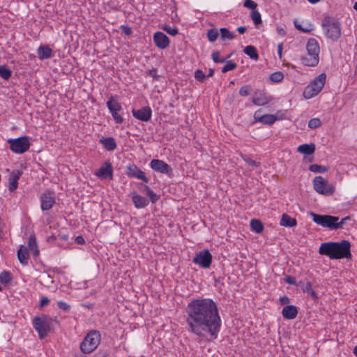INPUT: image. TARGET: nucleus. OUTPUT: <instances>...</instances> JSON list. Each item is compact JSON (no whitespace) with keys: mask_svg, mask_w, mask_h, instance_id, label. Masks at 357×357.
<instances>
[{"mask_svg":"<svg viewBox=\"0 0 357 357\" xmlns=\"http://www.w3.org/2000/svg\"><path fill=\"white\" fill-rule=\"evenodd\" d=\"M188 331L200 340L217 339L222 326L218 305L211 298H199L188 303L185 309Z\"/></svg>","mask_w":357,"mask_h":357,"instance_id":"obj_1","label":"nucleus"},{"mask_svg":"<svg viewBox=\"0 0 357 357\" xmlns=\"http://www.w3.org/2000/svg\"><path fill=\"white\" fill-rule=\"evenodd\" d=\"M319 253L328 257L331 259H351V243L347 240L323 243L319 247Z\"/></svg>","mask_w":357,"mask_h":357,"instance_id":"obj_2","label":"nucleus"},{"mask_svg":"<svg viewBox=\"0 0 357 357\" xmlns=\"http://www.w3.org/2000/svg\"><path fill=\"white\" fill-rule=\"evenodd\" d=\"M307 55L301 58L302 63L306 66L315 67L319 61V45L315 38H310L306 45Z\"/></svg>","mask_w":357,"mask_h":357,"instance_id":"obj_3","label":"nucleus"},{"mask_svg":"<svg viewBox=\"0 0 357 357\" xmlns=\"http://www.w3.org/2000/svg\"><path fill=\"white\" fill-rule=\"evenodd\" d=\"M322 26L324 33L328 38L337 40L341 36V26L340 22L332 17H326L322 20Z\"/></svg>","mask_w":357,"mask_h":357,"instance_id":"obj_4","label":"nucleus"},{"mask_svg":"<svg viewBox=\"0 0 357 357\" xmlns=\"http://www.w3.org/2000/svg\"><path fill=\"white\" fill-rule=\"evenodd\" d=\"M101 340V335L98 331H90L80 344V349L84 354H90L93 351Z\"/></svg>","mask_w":357,"mask_h":357,"instance_id":"obj_5","label":"nucleus"},{"mask_svg":"<svg viewBox=\"0 0 357 357\" xmlns=\"http://www.w3.org/2000/svg\"><path fill=\"white\" fill-rule=\"evenodd\" d=\"M53 319L45 314L40 317H35L33 319V326L34 329L38 333L40 340L44 339L51 329Z\"/></svg>","mask_w":357,"mask_h":357,"instance_id":"obj_6","label":"nucleus"},{"mask_svg":"<svg viewBox=\"0 0 357 357\" xmlns=\"http://www.w3.org/2000/svg\"><path fill=\"white\" fill-rule=\"evenodd\" d=\"M310 215L312 218L314 222L318 225L328 228L331 230H337L340 229V226L337 224V220H339V217L337 216L321 215L314 212H310Z\"/></svg>","mask_w":357,"mask_h":357,"instance_id":"obj_7","label":"nucleus"},{"mask_svg":"<svg viewBox=\"0 0 357 357\" xmlns=\"http://www.w3.org/2000/svg\"><path fill=\"white\" fill-rule=\"evenodd\" d=\"M326 75L325 73L319 75L307 86L305 87L303 95L307 99L317 96L323 89L326 83Z\"/></svg>","mask_w":357,"mask_h":357,"instance_id":"obj_8","label":"nucleus"},{"mask_svg":"<svg viewBox=\"0 0 357 357\" xmlns=\"http://www.w3.org/2000/svg\"><path fill=\"white\" fill-rule=\"evenodd\" d=\"M10 150L17 154H22L27 151L31 146L29 138L27 136L15 139H8Z\"/></svg>","mask_w":357,"mask_h":357,"instance_id":"obj_9","label":"nucleus"},{"mask_svg":"<svg viewBox=\"0 0 357 357\" xmlns=\"http://www.w3.org/2000/svg\"><path fill=\"white\" fill-rule=\"evenodd\" d=\"M314 189L319 194L329 196L335 192V188L322 176H316L313 180Z\"/></svg>","mask_w":357,"mask_h":357,"instance_id":"obj_10","label":"nucleus"},{"mask_svg":"<svg viewBox=\"0 0 357 357\" xmlns=\"http://www.w3.org/2000/svg\"><path fill=\"white\" fill-rule=\"evenodd\" d=\"M192 262L203 268H208L212 263V255L208 250H203L196 253Z\"/></svg>","mask_w":357,"mask_h":357,"instance_id":"obj_11","label":"nucleus"},{"mask_svg":"<svg viewBox=\"0 0 357 357\" xmlns=\"http://www.w3.org/2000/svg\"><path fill=\"white\" fill-rule=\"evenodd\" d=\"M40 208L43 211L51 209L56 203L55 193L51 190H46L40 197Z\"/></svg>","mask_w":357,"mask_h":357,"instance_id":"obj_12","label":"nucleus"},{"mask_svg":"<svg viewBox=\"0 0 357 357\" xmlns=\"http://www.w3.org/2000/svg\"><path fill=\"white\" fill-rule=\"evenodd\" d=\"M151 168L155 172L170 176L172 173V169L165 161L159 159H153L150 162Z\"/></svg>","mask_w":357,"mask_h":357,"instance_id":"obj_13","label":"nucleus"},{"mask_svg":"<svg viewBox=\"0 0 357 357\" xmlns=\"http://www.w3.org/2000/svg\"><path fill=\"white\" fill-rule=\"evenodd\" d=\"M126 174L128 177L140 179L146 183L149 182V178L146 176L145 173L135 164L126 167Z\"/></svg>","mask_w":357,"mask_h":357,"instance_id":"obj_14","label":"nucleus"},{"mask_svg":"<svg viewBox=\"0 0 357 357\" xmlns=\"http://www.w3.org/2000/svg\"><path fill=\"white\" fill-rule=\"evenodd\" d=\"M95 175L101 180L107 178L113 179V167L109 162H105L103 165L99 168L95 173Z\"/></svg>","mask_w":357,"mask_h":357,"instance_id":"obj_15","label":"nucleus"},{"mask_svg":"<svg viewBox=\"0 0 357 357\" xmlns=\"http://www.w3.org/2000/svg\"><path fill=\"white\" fill-rule=\"evenodd\" d=\"M132 114L135 118L142 121L147 122L152 116V110L150 107H144L139 109L132 110Z\"/></svg>","mask_w":357,"mask_h":357,"instance_id":"obj_16","label":"nucleus"},{"mask_svg":"<svg viewBox=\"0 0 357 357\" xmlns=\"http://www.w3.org/2000/svg\"><path fill=\"white\" fill-rule=\"evenodd\" d=\"M261 109L256 111L254 114V119L255 122H260L264 125L271 126L273 124L276 120L277 117L273 114H264L262 115L261 114Z\"/></svg>","mask_w":357,"mask_h":357,"instance_id":"obj_17","label":"nucleus"},{"mask_svg":"<svg viewBox=\"0 0 357 357\" xmlns=\"http://www.w3.org/2000/svg\"><path fill=\"white\" fill-rule=\"evenodd\" d=\"M153 39L155 46L161 50L167 48L169 45V38L162 32H155Z\"/></svg>","mask_w":357,"mask_h":357,"instance_id":"obj_18","label":"nucleus"},{"mask_svg":"<svg viewBox=\"0 0 357 357\" xmlns=\"http://www.w3.org/2000/svg\"><path fill=\"white\" fill-rule=\"evenodd\" d=\"M272 100V98L267 96L264 91H257L254 93L252 102L257 106H264Z\"/></svg>","mask_w":357,"mask_h":357,"instance_id":"obj_19","label":"nucleus"},{"mask_svg":"<svg viewBox=\"0 0 357 357\" xmlns=\"http://www.w3.org/2000/svg\"><path fill=\"white\" fill-rule=\"evenodd\" d=\"M130 196L131 197L132 201L137 208H145L149 203V201L146 198L137 194L135 191L131 192Z\"/></svg>","mask_w":357,"mask_h":357,"instance_id":"obj_20","label":"nucleus"},{"mask_svg":"<svg viewBox=\"0 0 357 357\" xmlns=\"http://www.w3.org/2000/svg\"><path fill=\"white\" fill-rule=\"evenodd\" d=\"M298 286L301 287L303 292H305L309 296H310L314 301L316 302L318 301V296L317 293L313 290L312 284L310 281H300Z\"/></svg>","mask_w":357,"mask_h":357,"instance_id":"obj_21","label":"nucleus"},{"mask_svg":"<svg viewBox=\"0 0 357 357\" xmlns=\"http://www.w3.org/2000/svg\"><path fill=\"white\" fill-rule=\"evenodd\" d=\"M22 175V172L19 170L13 171L8 177V190L10 192L14 191L17 188L18 180Z\"/></svg>","mask_w":357,"mask_h":357,"instance_id":"obj_22","label":"nucleus"},{"mask_svg":"<svg viewBox=\"0 0 357 357\" xmlns=\"http://www.w3.org/2000/svg\"><path fill=\"white\" fill-rule=\"evenodd\" d=\"M282 314L285 319H294L298 314V309L295 305H285L282 310Z\"/></svg>","mask_w":357,"mask_h":357,"instance_id":"obj_23","label":"nucleus"},{"mask_svg":"<svg viewBox=\"0 0 357 357\" xmlns=\"http://www.w3.org/2000/svg\"><path fill=\"white\" fill-rule=\"evenodd\" d=\"M38 54L40 60L50 59L52 56V50L48 45H40L38 49Z\"/></svg>","mask_w":357,"mask_h":357,"instance_id":"obj_24","label":"nucleus"},{"mask_svg":"<svg viewBox=\"0 0 357 357\" xmlns=\"http://www.w3.org/2000/svg\"><path fill=\"white\" fill-rule=\"evenodd\" d=\"M100 142L108 151H112L116 149V143L114 137H102L100 139Z\"/></svg>","mask_w":357,"mask_h":357,"instance_id":"obj_25","label":"nucleus"},{"mask_svg":"<svg viewBox=\"0 0 357 357\" xmlns=\"http://www.w3.org/2000/svg\"><path fill=\"white\" fill-rule=\"evenodd\" d=\"M17 259L22 265H27L29 260V254L27 248L24 245H20L17 250Z\"/></svg>","mask_w":357,"mask_h":357,"instance_id":"obj_26","label":"nucleus"},{"mask_svg":"<svg viewBox=\"0 0 357 357\" xmlns=\"http://www.w3.org/2000/svg\"><path fill=\"white\" fill-rule=\"evenodd\" d=\"M280 224L283 227H293L297 225V221L295 218L290 217L286 213H284L282 215Z\"/></svg>","mask_w":357,"mask_h":357,"instance_id":"obj_27","label":"nucleus"},{"mask_svg":"<svg viewBox=\"0 0 357 357\" xmlns=\"http://www.w3.org/2000/svg\"><path fill=\"white\" fill-rule=\"evenodd\" d=\"M28 247L30 251L32 252L33 257L39 255V250L37 245V241L35 235H30L28 241Z\"/></svg>","mask_w":357,"mask_h":357,"instance_id":"obj_28","label":"nucleus"},{"mask_svg":"<svg viewBox=\"0 0 357 357\" xmlns=\"http://www.w3.org/2000/svg\"><path fill=\"white\" fill-rule=\"evenodd\" d=\"M106 105L109 112H119L122 109L121 104L113 96L109 97Z\"/></svg>","mask_w":357,"mask_h":357,"instance_id":"obj_29","label":"nucleus"},{"mask_svg":"<svg viewBox=\"0 0 357 357\" xmlns=\"http://www.w3.org/2000/svg\"><path fill=\"white\" fill-rule=\"evenodd\" d=\"M298 151L305 155H312L315 151V145L312 143L301 144L298 147Z\"/></svg>","mask_w":357,"mask_h":357,"instance_id":"obj_30","label":"nucleus"},{"mask_svg":"<svg viewBox=\"0 0 357 357\" xmlns=\"http://www.w3.org/2000/svg\"><path fill=\"white\" fill-rule=\"evenodd\" d=\"M250 228L252 231H255L257 234H260L264 230V225L262 222L257 219H252L250 221Z\"/></svg>","mask_w":357,"mask_h":357,"instance_id":"obj_31","label":"nucleus"},{"mask_svg":"<svg viewBox=\"0 0 357 357\" xmlns=\"http://www.w3.org/2000/svg\"><path fill=\"white\" fill-rule=\"evenodd\" d=\"M243 52L245 54L249 56L250 59L258 60L259 54L255 47L252 45H248L245 47Z\"/></svg>","mask_w":357,"mask_h":357,"instance_id":"obj_32","label":"nucleus"},{"mask_svg":"<svg viewBox=\"0 0 357 357\" xmlns=\"http://www.w3.org/2000/svg\"><path fill=\"white\" fill-rule=\"evenodd\" d=\"M220 33L222 40H231L235 38V34L227 28H220Z\"/></svg>","mask_w":357,"mask_h":357,"instance_id":"obj_33","label":"nucleus"},{"mask_svg":"<svg viewBox=\"0 0 357 357\" xmlns=\"http://www.w3.org/2000/svg\"><path fill=\"white\" fill-rule=\"evenodd\" d=\"M13 276L9 271H3L0 273V282L7 285L12 281Z\"/></svg>","mask_w":357,"mask_h":357,"instance_id":"obj_34","label":"nucleus"},{"mask_svg":"<svg viewBox=\"0 0 357 357\" xmlns=\"http://www.w3.org/2000/svg\"><path fill=\"white\" fill-rule=\"evenodd\" d=\"M12 74L10 69L6 65H0V77L5 80H8Z\"/></svg>","mask_w":357,"mask_h":357,"instance_id":"obj_35","label":"nucleus"},{"mask_svg":"<svg viewBox=\"0 0 357 357\" xmlns=\"http://www.w3.org/2000/svg\"><path fill=\"white\" fill-rule=\"evenodd\" d=\"M220 33V30L218 31L217 29H211L207 31V38L208 40L211 43L215 42Z\"/></svg>","mask_w":357,"mask_h":357,"instance_id":"obj_36","label":"nucleus"},{"mask_svg":"<svg viewBox=\"0 0 357 357\" xmlns=\"http://www.w3.org/2000/svg\"><path fill=\"white\" fill-rule=\"evenodd\" d=\"M309 169L314 173H324L328 170V167L317 164H313L310 166Z\"/></svg>","mask_w":357,"mask_h":357,"instance_id":"obj_37","label":"nucleus"},{"mask_svg":"<svg viewBox=\"0 0 357 357\" xmlns=\"http://www.w3.org/2000/svg\"><path fill=\"white\" fill-rule=\"evenodd\" d=\"M250 17L255 25H258L261 23V14L259 11L254 10L250 13Z\"/></svg>","mask_w":357,"mask_h":357,"instance_id":"obj_38","label":"nucleus"},{"mask_svg":"<svg viewBox=\"0 0 357 357\" xmlns=\"http://www.w3.org/2000/svg\"><path fill=\"white\" fill-rule=\"evenodd\" d=\"M212 59L215 63H225L226 61V59L230 57V55H228L226 58H220V52L218 51H214L212 53Z\"/></svg>","mask_w":357,"mask_h":357,"instance_id":"obj_39","label":"nucleus"},{"mask_svg":"<svg viewBox=\"0 0 357 357\" xmlns=\"http://www.w3.org/2000/svg\"><path fill=\"white\" fill-rule=\"evenodd\" d=\"M284 78V75L281 72H275L270 75V79L273 82H280Z\"/></svg>","mask_w":357,"mask_h":357,"instance_id":"obj_40","label":"nucleus"},{"mask_svg":"<svg viewBox=\"0 0 357 357\" xmlns=\"http://www.w3.org/2000/svg\"><path fill=\"white\" fill-rule=\"evenodd\" d=\"M321 121L319 118L311 119L308 122V127L311 129H316L321 126Z\"/></svg>","mask_w":357,"mask_h":357,"instance_id":"obj_41","label":"nucleus"},{"mask_svg":"<svg viewBox=\"0 0 357 357\" xmlns=\"http://www.w3.org/2000/svg\"><path fill=\"white\" fill-rule=\"evenodd\" d=\"M237 67L236 63L232 61H229L227 62L226 65L222 68V73H225L229 70H233Z\"/></svg>","mask_w":357,"mask_h":357,"instance_id":"obj_42","label":"nucleus"},{"mask_svg":"<svg viewBox=\"0 0 357 357\" xmlns=\"http://www.w3.org/2000/svg\"><path fill=\"white\" fill-rule=\"evenodd\" d=\"M162 29L171 36H176L178 33V30L176 27H172L168 25H165Z\"/></svg>","mask_w":357,"mask_h":357,"instance_id":"obj_43","label":"nucleus"},{"mask_svg":"<svg viewBox=\"0 0 357 357\" xmlns=\"http://www.w3.org/2000/svg\"><path fill=\"white\" fill-rule=\"evenodd\" d=\"M251 90H252V87L250 85H249V84L244 85L240 89L239 94L241 96H247L250 95Z\"/></svg>","mask_w":357,"mask_h":357,"instance_id":"obj_44","label":"nucleus"},{"mask_svg":"<svg viewBox=\"0 0 357 357\" xmlns=\"http://www.w3.org/2000/svg\"><path fill=\"white\" fill-rule=\"evenodd\" d=\"M195 77L197 80L203 82L206 76L202 70L198 69L195 72Z\"/></svg>","mask_w":357,"mask_h":357,"instance_id":"obj_45","label":"nucleus"},{"mask_svg":"<svg viewBox=\"0 0 357 357\" xmlns=\"http://www.w3.org/2000/svg\"><path fill=\"white\" fill-rule=\"evenodd\" d=\"M146 195L149 197V201L153 204L155 203L160 199V196L155 194L152 190L149 191Z\"/></svg>","mask_w":357,"mask_h":357,"instance_id":"obj_46","label":"nucleus"},{"mask_svg":"<svg viewBox=\"0 0 357 357\" xmlns=\"http://www.w3.org/2000/svg\"><path fill=\"white\" fill-rule=\"evenodd\" d=\"M119 112H110L115 122L118 124H121L123 122L124 119L119 114Z\"/></svg>","mask_w":357,"mask_h":357,"instance_id":"obj_47","label":"nucleus"},{"mask_svg":"<svg viewBox=\"0 0 357 357\" xmlns=\"http://www.w3.org/2000/svg\"><path fill=\"white\" fill-rule=\"evenodd\" d=\"M243 6L245 8H250L254 10L257 8V4L252 0H245L244 1Z\"/></svg>","mask_w":357,"mask_h":357,"instance_id":"obj_48","label":"nucleus"},{"mask_svg":"<svg viewBox=\"0 0 357 357\" xmlns=\"http://www.w3.org/2000/svg\"><path fill=\"white\" fill-rule=\"evenodd\" d=\"M57 306L62 310L67 312L70 310V306L66 302L60 301L57 302Z\"/></svg>","mask_w":357,"mask_h":357,"instance_id":"obj_49","label":"nucleus"},{"mask_svg":"<svg viewBox=\"0 0 357 357\" xmlns=\"http://www.w3.org/2000/svg\"><path fill=\"white\" fill-rule=\"evenodd\" d=\"M244 160L245 161V162L247 164H248L249 165H250L252 167H257L259 165V162H257L256 161H255L254 160H252V158H250L249 157L244 158Z\"/></svg>","mask_w":357,"mask_h":357,"instance_id":"obj_50","label":"nucleus"},{"mask_svg":"<svg viewBox=\"0 0 357 357\" xmlns=\"http://www.w3.org/2000/svg\"><path fill=\"white\" fill-rule=\"evenodd\" d=\"M284 280L287 284H291V285H295L296 283L295 278L290 275L286 276L284 278Z\"/></svg>","mask_w":357,"mask_h":357,"instance_id":"obj_51","label":"nucleus"},{"mask_svg":"<svg viewBox=\"0 0 357 357\" xmlns=\"http://www.w3.org/2000/svg\"><path fill=\"white\" fill-rule=\"evenodd\" d=\"M351 218L349 216L344 217L342 218L340 220H337V224L340 225V229H343L344 225L347 223L348 220H350Z\"/></svg>","mask_w":357,"mask_h":357,"instance_id":"obj_52","label":"nucleus"},{"mask_svg":"<svg viewBox=\"0 0 357 357\" xmlns=\"http://www.w3.org/2000/svg\"><path fill=\"white\" fill-rule=\"evenodd\" d=\"M121 29L123 33L126 36H130L132 33L131 28L128 26H121Z\"/></svg>","mask_w":357,"mask_h":357,"instance_id":"obj_53","label":"nucleus"},{"mask_svg":"<svg viewBox=\"0 0 357 357\" xmlns=\"http://www.w3.org/2000/svg\"><path fill=\"white\" fill-rule=\"evenodd\" d=\"M279 301L282 305H289L288 304L290 303V298L287 296H283L280 297Z\"/></svg>","mask_w":357,"mask_h":357,"instance_id":"obj_54","label":"nucleus"},{"mask_svg":"<svg viewBox=\"0 0 357 357\" xmlns=\"http://www.w3.org/2000/svg\"><path fill=\"white\" fill-rule=\"evenodd\" d=\"M294 24L296 28L298 30L303 31V33H309L310 31V29L303 28L302 25L297 24L296 22H295Z\"/></svg>","mask_w":357,"mask_h":357,"instance_id":"obj_55","label":"nucleus"},{"mask_svg":"<svg viewBox=\"0 0 357 357\" xmlns=\"http://www.w3.org/2000/svg\"><path fill=\"white\" fill-rule=\"evenodd\" d=\"M50 303V299L47 297H43L40 300V307H45L47 305Z\"/></svg>","mask_w":357,"mask_h":357,"instance_id":"obj_56","label":"nucleus"},{"mask_svg":"<svg viewBox=\"0 0 357 357\" xmlns=\"http://www.w3.org/2000/svg\"><path fill=\"white\" fill-rule=\"evenodd\" d=\"M75 243L79 245L84 244L85 240L82 236H78L75 238Z\"/></svg>","mask_w":357,"mask_h":357,"instance_id":"obj_57","label":"nucleus"},{"mask_svg":"<svg viewBox=\"0 0 357 357\" xmlns=\"http://www.w3.org/2000/svg\"><path fill=\"white\" fill-rule=\"evenodd\" d=\"M282 49H283V44L279 43L278 45V53L280 59H282Z\"/></svg>","mask_w":357,"mask_h":357,"instance_id":"obj_58","label":"nucleus"},{"mask_svg":"<svg viewBox=\"0 0 357 357\" xmlns=\"http://www.w3.org/2000/svg\"><path fill=\"white\" fill-rule=\"evenodd\" d=\"M142 193L147 195L149 191H151V189L146 185H144L142 188H140Z\"/></svg>","mask_w":357,"mask_h":357,"instance_id":"obj_59","label":"nucleus"},{"mask_svg":"<svg viewBox=\"0 0 357 357\" xmlns=\"http://www.w3.org/2000/svg\"><path fill=\"white\" fill-rule=\"evenodd\" d=\"M149 75L153 77H156L157 75V70L155 69V68H153L151 70H149Z\"/></svg>","mask_w":357,"mask_h":357,"instance_id":"obj_60","label":"nucleus"},{"mask_svg":"<svg viewBox=\"0 0 357 357\" xmlns=\"http://www.w3.org/2000/svg\"><path fill=\"white\" fill-rule=\"evenodd\" d=\"M237 31L239 33L243 34L246 31V27L245 26H238L237 28Z\"/></svg>","mask_w":357,"mask_h":357,"instance_id":"obj_61","label":"nucleus"},{"mask_svg":"<svg viewBox=\"0 0 357 357\" xmlns=\"http://www.w3.org/2000/svg\"><path fill=\"white\" fill-rule=\"evenodd\" d=\"M214 74V70L212 69V68H210L209 70H208V73L207 75H206L207 77H212Z\"/></svg>","mask_w":357,"mask_h":357,"instance_id":"obj_62","label":"nucleus"},{"mask_svg":"<svg viewBox=\"0 0 357 357\" xmlns=\"http://www.w3.org/2000/svg\"><path fill=\"white\" fill-rule=\"evenodd\" d=\"M278 32L280 35H285V31L282 28H278Z\"/></svg>","mask_w":357,"mask_h":357,"instance_id":"obj_63","label":"nucleus"},{"mask_svg":"<svg viewBox=\"0 0 357 357\" xmlns=\"http://www.w3.org/2000/svg\"><path fill=\"white\" fill-rule=\"evenodd\" d=\"M353 353L356 356H357V345L354 348Z\"/></svg>","mask_w":357,"mask_h":357,"instance_id":"obj_64","label":"nucleus"}]
</instances>
